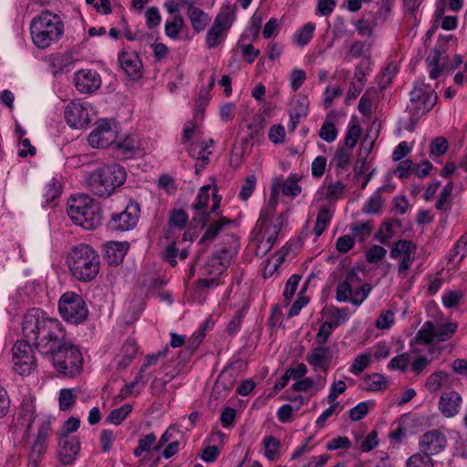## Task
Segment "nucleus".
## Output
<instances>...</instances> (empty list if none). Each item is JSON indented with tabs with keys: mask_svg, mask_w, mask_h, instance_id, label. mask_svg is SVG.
<instances>
[{
	"mask_svg": "<svg viewBox=\"0 0 467 467\" xmlns=\"http://www.w3.org/2000/svg\"><path fill=\"white\" fill-rule=\"evenodd\" d=\"M457 330L455 323L435 324L434 334L435 339L438 342H442L450 339Z\"/></svg>",
	"mask_w": 467,
	"mask_h": 467,
	"instance_id": "nucleus-30",
	"label": "nucleus"
},
{
	"mask_svg": "<svg viewBox=\"0 0 467 467\" xmlns=\"http://www.w3.org/2000/svg\"><path fill=\"white\" fill-rule=\"evenodd\" d=\"M371 232L372 225L370 222H364L352 227V233L355 238H358L359 242H363L367 237H368Z\"/></svg>",
	"mask_w": 467,
	"mask_h": 467,
	"instance_id": "nucleus-59",
	"label": "nucleus"
},
{
	"mask_svg": "<svg viewBox=\"0 0 467 467\" xmlns=\"http://www.w3.org/2000/svg\"><path fill=\"white\" fill-rule=\"evenodd\" d=\"M14 369L20 375H28L36 368V358L28 341H16L13 347Z\"/></svg>",
	"mask_w": 467,
	"mask_h": 467,
	"instance_id": "nucleus-14",
	"label": "nucleus"
},
{
	"mask_svg": "<svg viewBox=\"0 0 467 467\" xmlns=\"http://www.w3.org/2000/svg\"><path fill=\"white\" fill-rule=\"evenodd\" d=\"M407 467H433L431 456L424 452H418L411 455L406 462Z\"/></svg>",
	"mask_w": 467,
	"mask_h": 467,
	"instance_id": "nucleus-44",
	"label": "nucleus"
},
{
	"mask_svg": "<svg viewBox=\"0 0 467 467\" xmlns=\"http://www.w3.org/2000/svg\"><path fill=\"white\" fill-rule=\"evenodd\" d=\"M67 123L75 129L86 127L91 121L89 117V105L72 101L65 109Z\"/></svg>",
	"mask_w": 467,
	"mask_h": 467,
	"instance_id": "nucleus-18",
	"label": "nucleus"
},
{
	"mask_svg": "<svg viewBox=\"0 0 467 467\" xmlns=\"http://www.w3.org/2000/svg\"><path fill=\"white\" fill-rule=\"evenodd\" d=\"M75 400H76V395L74 394L73 389H61L59 392V397H58L59 409L63 411L67 410L74 405Z\"/></svg>",
	"mask_w": 467,
	"mask_h": 467,
	"instance_id": "nucleus-52",
	"label": "nucleus"
},
{
	"mask_svg": "<svg viewBox=\"0 0 467 467\" xmlns=\"http://www.w3.org/2000/svg\"><path fill=\"white\" fill-rule=\"evenodd\" d=\"M187 13L192 28L198 33L203 31L210 22L208 15L192 5L188 7Z\"/></svg>",
	"mask_w": 467,
	"mask_h": 467,
	"instance_id": "nucleus-26",
	"label": "nucleus"
},
{
	"mask_svg": "<svg viewBox=\"0 0 467 467\" xmlns=\"http://www.w3.org/2000/svg\"><path fill=\"white\" fill-rule=\"evenodd\" d=\"M323 388V382L316 383L311 378H305L301 380H297L292 385V389L295 391H308L310 389H314L315 394L321 390Z\"/></svg>",
	"mask_w": 467,
	"mask_h": 467,
	"instance_id": "nucleus-42",
	"label": "nucleus"
},
{
	"mask_svg": "<svg viewBox=\"0 0 467 467\" xmlns=\"http://www.w3.org/2000/svg\"><path fill=\"white\" fill-rule=\"evenodd\" d=\"M51 434L52 430L50 421L47 419H41L37 435L32 446V450L45 453L47 448V441L51 436Z\"/></svg>",
	"mask_w": 467,
	"mask_h": 467,
	"instance_id": "nucleus-24",
	"label": "nucleus"
},
{
	"mask_svg": "<svg viewBox=\"0 0 467 467\" xmlns=\"http://www.w3.org/2000/svg\"><path fill=\"white\" fill-rule=\"evenodd\" d=\"M410 364V355L408 353H403L392 358L389 362V368L390 369H399L401 371H405Z\"/></svg>",
	"mask_w": 467,
	"mask_h": 467,
	"instance_id": "nucleus-56",
	"label": "nucleus"
},
{
	"mask_svg": "<svg viewBox=\"0 0 467 467\" xmlns=\"http://www.w3.org/2000/svg\"><path fill=\"white\" fill-rule=\"evenodd\" d=\"M399 226L400 223L398 221H385L375 234L374 239L382 244H388L395 236L396 229Z\"/></svg>",
	"mask_w": 467,
	"mask_h": 467,
	"instance_id": "nucleus-28",
	"label": "nucleus"
},
{
	"mask_svg": "<svg viewBox=\"0 0 467 467\" xmlns=\"http://www.w3.org/2000/svg\"><path fill=\"white\" fill-rule=\"evenodd\" d=\"M410 106H409V109L413 111V116L416 117L429 112L437 102V95L434 89L423 82H417L414 85L410 93Z\"/></svg>",
	"mask_w": 467,
	"mask_h": 467,
	"instance_id": "nucleus-12",
	"label": "nucleus"
},
{
	"mask_svg": "<svg viewBox=\"0 0 467 467\" xmlns=\"http://www.w3.org/2000/svg\"><path fill=\"white\" fill-rule=\"evenodd\" d=\"M462 404V397L455 391L445 392L441 396L439 408L441 413L451 418L459 412Z\"/></svg>",
	"mask_w": 467,
	"mask_h": 467,
	"instance_id": "nucleus-23",
	"label": "nucleus"
},
{
	"mask_svg": "<svg viewBox=\"0 0 467 467\" xmlns=\"http://www.w3.org/2000/svg\"><path fill=\"white\" fill-rule=\"evenodd\" d=\"M138 352V346L134 340H127L121 347V349L117 356L118 367L125 368L130 365L131 360L135 358Z\"/></svg>",
	"mask_w": 467,
	"mask_h": 467,
	"instance_id": "nucleus-25",
	"label": "nucleus"
},
{
	"mask_svg": "<svg viewBox=\"0 0 467 467\" xmlns=\"http://www.w3.org/2000/svg\"><path fill=\"white\" fill-rule=\"evenodd\" d=\"M448 445V439L442 430H431L420 437L419 446L421 452L430 456L437 455L443 451Z\"/></svg>",
	"mask_w": 467,
	"mask_h": 467,
	"instance_id": "nucleus-16",
	"label": "nucleus"
},
{
	"mask_svg": "<svg viewBox=\"0 0 467 467\" xmlns=\"http://www.w3.org/2000/svg\"><path fill=\"white\" fill-rule=\"evenodd\" d=\"M138 148L139 142L132 136H128L123 140L117 142V149L125 158H130Z\"/></svg>",
	"mask_w": 467,
	"mask_h": 467,
	"instance_id": "nucleus-36",
	"label": "nucleus"
},
{
	"mask_svg": "<svg viewBox=\"0 0 467 467\" xmlns=\"http://www.w3.org/2000/svg\"><path fill=\"white\" fill-rule=\"evenodd\" d=\"M371 286L361 285L358 272L351 269L346 273L345 278L337 285L336 299L338 302H350L355 306L361 305L368 296Z\"/></svg>",
	"mask_w": 467,
	"mask_h": 467,
	"instance_id": "nucleus-8",
	"label": "nucleus"
},
{
	"mask_svg": "<svg viewBox=\"0 0 467 467\" xmlns=\"http://www.w3.org/2000/svg\"><path fill=\"white\" fill-rule=\"evenodd\" d=\"M234 13V10L231 5L222 7L206 34L205 45L208 48L218 47L226 37L227 31L233 24Z\"/></svg>",
	"mask_w": 467,
	"mask_h": 467,
	"instance_id": "nucleus-11",
	"label": "nucleus"
},
{
	"mask_svg": "<svg viewBox=\"0 0 467 467\" xmlns=\"http://www.w3.org/2000/svg\"><path fill=\"white\" fill-rule=\"evenodd\" d=\"M120 67L133 79L141 76L142 63L139 56L132 51H123L119 56Z\"/></svg>",
	"mask_w": 467,
	"mask_h": 467,
	"instance_id": "nucleus-22",
	"label": "nucleus"
},
{
	"mask_svg": "<svg viewBox=\"0 0 467 467\" xmlns=\"http://www.w3.org/2000/svg\"><path fill=\"white\" fill-rule=\"evenodd\" d=\"M131 410L132 408L130 404H124L111 410L108 415L107 421L118 426L128 417Z\"/></svg>",
	"mask_w": 467,
	"mask_h": 467,
	"instance_id": "nucleus-40",
	"label": "nucleus"
},
{
	"mask_svg": "<svg viewBox=\"0 0 467 467\" xmlns=\"http://www.w3.org/2000/svg\"><path fill=\"white\" fill-rule=\"evenodd\" d=\"M35 419L36 416L34 414L33 406L30 403H23L18 416V420L21 425L29 430Z\"/></svg>",
	"mask_w": 467,
	"mask_h": 467,
	"instance_id": "nucleus-50",
	"label": "nucleus"
},
{
	"mask_svg": "<svg viewBox=\"0 0 467 467\" xmlns=\"http://www.w3.org/2000/svg\"><path fill=\"white\" fill-rule=\"evenodd\" d=\"M387 250L378 244L371 246L366 253V259L368 263H378L385 258Z\"/></svg>",
	"mask_w": 467,
	"mask_h": 467,
	"instance_id": "nucleus-58",
	"label": "nucleus"
},
{
	"mask_svg": "<svg viewBox=\"0 0 467 467\" xmlns=\"http://www.w3.org/2000/svg\"><path fill=\"white\" fill-rule=\"evenodd\" d=\"M331 219L332 212H330L327 208L320 209L314 228L317 236H320L323 234V232L328 226Z\"/></svg>",
	"mask_w": 467,
	"mask_h": 467,
	"instance_id": "nucleus-39",
	"label": "nucleus"
},
{
	"mask_svg": "<svg viewBox=\"0 0 467 467\" xmlns=\"http://www.w3.org/2000/svg\"><path fill=\"white\" fill-rule=\"evenodd\" d=\"M140 208L137 204L128 205L125 211L112 214L109 225L111 230L130 231L133 229L139 221Z\"/></svg>",
	"mask_w": 467,
	"mask_h": 467,
	"instance_id": "nucleus-17",
	"label": "nucleus"
},
{
	"mask_svg": "<svg viewBox=\"0 0 467 467\" xmlns=\"http://www.w3.org/2000/svg\"><path fill=\"white\" fill-rule=\"evenodd\" d=\"M415 340L420 344H430L435 341L434 323L428 321L423 324L421 328L417 332Z\"/></svg>",
	"mask_w": 467,
	"mask_h": 467,
	"instance_id": "nucleus-32",
	"label": "nucleus"
},
{
	"mask_svg": "<svg viewBox=\"0 0 467 467\" xmlns=\"http://www.w3.org/2000/svg\"><path fill=\"white\" fill-rule=\"evenodd\" d=\"M316 26L313 23H307L301 27L296 34V42L299 46H306L313 37Z\"/></svg>",
	"mask_w": 467,
	"mask_h": 467,
	"instance_id": "nucleus-49",
	"label": "nucleus"
},
{
	"mask_svg": "<svg viewBox=\"0 0 467 467\" xmlns=\"http://www.w3.org/2000/svg\"><path fill=\"white\" fill-rule=\"evenodd\" d=\"M371 363V355L368 352L358 354L353 360L349 371L354 375H358Z\"/></svg>",
	"mask_w": 467,
	"mask_h": 467,
	"instance_id": "nucleus-38",
	"label": "nucleus"
},
{
	"mask_svg": "<svg viewBox=\"0 0 467 467\" xmlns=\"http://www.w3.org/2000/svg\"><path fill=\"white\" fill-rule=\"evenodd\" d=\"M63 34L64 23L61 17L53 12L43 11L31 21V38L38 48L49 47L57 42Z\"/></svg>",
	"mask_w": 467,
	"mask_h": 467,
	"instance_id": "nucleus-3",
	"label": "nucleus"
},
{
	"mask_svg": "<svg viewBox=\"0 0 467 467\" xmlns=\"http://www.w3.org/2000/svg\"><path fill=\"white\" fill-rule=\"evenodd\" d=\"M189 153L192 157L196 158L198 161V162L195 164V171L198 174L208 163L209 154L211 151H207V146L201 145L198 151L196 150L195 147H191L189 149Z\"/></svg>",
	"mask_w": 467,
	"mask_h": 467,
	"instance_id": "nucleus-33",
	"label": "nucleus"
},
{
	"mask_svg": "<svg viewBox=\"0 0 467 467\" xmlns=\"http://www.w3.org/2000/svg\"><path fill=\"white\" fill-rule=\"evenodd\" d=\"M143 388H144V386H142V384L139 380L134 379L133 381L126 384L120 389L119 396L121 397V399H126L130 395L137 396L140 393V391L142 390Z\"/></svg>",
	"mask_w": 467,
	"mask_h": 467,
	"instance_id": "nucleus-61",
	"label": "nucleus"
},
{
	"mask_svg": "<svg viewBox=\"0 0 467 467\" xmlns=\"http://www.w3.org/2000/svg\"><path fill=\"white\" fill-rule=\"evenodd\" d=\"M361 135V128L358 124H353L348 127L347 134L344 139V144L346 148L352 150Z\"/></svg>",
	"mask_w": 467,
	"mask_h": 467,
	"instance_id": "nucleus-51",
	"label": "nucleus"
},
{
	"mask_svg": "<svg viewBox=\"0 0 467 467\" xmlns=\"http://www.w3.org/2000/svg\"><path fill=\"white\" fill-rule=\"evenodd\" d=\"M416 252V244L409 240H399L390 249V257L400 260L398 264V275L400 278H405L408 275V271L415 261Z\"/></svg>",
	"mask_w": 467,
	"mask_h": 467,
	"instance_id": "nucleus-13",
	"label": "nucleus"
},
{
	"mask_svg": "<svg viewBox=\"0 0 467 467\" xmlns=\"http://www.w3.org/2000/svg\"><path fill=\"white\" fill-rule=\"evenodd\" d=\"M335 329L336 327L329 322H324L321 324L317 335V342L319 345H325Z\"/></svg>",
	"mask_w": 467,
	"mask_h": 467,
	"instance_id": "nucleus-62",
	"label": "nucleus"
},
{
	"mask_svg": "<svg viewBox=\"0 0 467 467\" xmlns=\"http://www.w3.org/2000/svg\"><path fill=\"white\" fill-rule=\"evenodd\" d=\"M329 317L332 319L329 323L337 327L349 318L348 309L346 307H335L329 312Z\"/></svg>",
	"mask_w": 467,
	"mask_h": 467,
	"instance_id": "nucleus-53",
	"label": "nucleus"
},
{
	"mask_svg": "<svg viewBox=\"0 0 467 467\" xmlns=\"http://www.w3.org/2000/svg\"><path fill=\"white\" fill-rule=\"evenodd\" d=\"M431 154L435 156H441L448 150L447 140L442 137L435 138L430 146Z\"/></svg>",
	"mask_w": 467,
	"mask_h": 467,
	"instance_id": "nucleus-64",
	"label": "nucleus"
},
{
	"mask_svg": "<svg viewBox=\"0 0 467 467\" xmlns=\"http://www.w3.org/2000/svg\"><path fill=\"white\" fill-rule=\"evenodd\" d=\"M448 375L442 371H436L431 374L425 382L426 389L431 392L438 391L447 381Z\"/></svg>",
	"mask_w": 467,
	"mask_h": 467,
	"instance_id": "nucleus-34",
	"label": "nucleus"
},
{
	"mask_svg": "<svg viewBox=\"0 0 467 467\" xmlns=\"http://www.w3.org/2000/svg\"><path fill=\"white\" fill-rule=\"evenodd\" d=\"M383 199L379 192H374L364 203L362 212L367 214H376L381 210Z\"/></svg>",
	"mask_w": 467,
	"mask_h": 467,
	"instance_id": "nucleus-37",
	"label": "nucleus"
},
{
	"mask_svg": "<svg viewBox=\"0 0 467 467\" xmlns=\"http://www.w3.org/2000/svg\"><path fill=\"white\" fill-rule=\"evenodd\" d=\"M306 361L314 368V370L327 371L330 368L333 353L329 347L326 345H318L313 348L306 355Z\"/></svg>",
	"mask_w": 467,
	"mask_h": 467,
	"instance_id": "nucleus-21",
	"label": "nucleus"
},
{
	"mask_svg": "<svg viewBox=\"0 0 467 467\" xmlns=\"http://www.w3.org/2000/svg\"><path fill=\"white\" fill-rule=\"evenodd\" d=\"M67 213L77 225L86 230H94L101 223L99 206L85 194L74 196L68 200Z\"/></svg>",
	"mask_w": 467,
	"mask_h": 467,
	"instance_id": "nucleus-6",
	"label": "nucleus"
},
{
	"mask_svg": "<svg viewBox=\"0 0 467 467\" xmlns=\"http://www.w3.org/2000/svg\"><path fill=\"white\" fill-rule=\"evenodd\" d=\"M126 171L119 164L99 167L86 176V183L91 192L99 197L110 196L117 187L126 181Z\"/></svg>",
	"mask_w": 467,
	"mask_h": 467,
	"instance_id": "nucleus-5",
	"label": "nucleus"
},
{
	"mask_svg": "<svg viewBox=\"0 0 467 467\" xmlns=\"http://www.w3.org/2000/svg\"><path fill=\"white\" fill-rule=\"evenodd\" d=\"M188 214L182 210L173 211L170 216V227L182 230L186 226Z\"/></svg>",
	"mask_w": 467,
	"mask_h": 467,
	"instance_id": "nucleus-54",
	"label": "nucleus"
},
{
	"mask_svg": "<svg viewBox=\"0 0 467 467\" xmlns=\"http://www.w3.org/2000/svg\"><path fill=\"white\" fill-rule=\"evenodd\" d=\"M334 118L335 116L332 112L328 113L319 130L320 138L328 143L333 142L337 136V130L334 124Z\"/></svg>",
	"mask_w": 467,
	"mask_h": 467,
	"instance_id": "nucleus-29",
	"label": "nucleus"
},
{
	"mask_svg": "<svg viewBox=\"0 0 467 467\" xmlns=\"http://www.w3.org/2000/svg\"><path fill=\"white\" fill-rule=\"evenodd\" d=\"M234 253L223 248L214 254L202 266V275L203 278L199 279L195 285L196 292L205 288H212L218 285V280L229 266Z\"/></svg>",
	"mask_w": 467,
	"mask_h": 467,
	"instance_id": "nucleus-7",
	"label": "nucleus"
},
{
	"mask_svg": "<svg viewBox=\"0 0 467 467\" xmlns=\"http://www.w3.org/2000/svg\"><path fill=\"white\" fill-rule=\"evenodd\" d=\"M395 322V312L391 309L381 310L375 326L378 329H389Z\"/></svg>",
	"mask_w": 467,
	"mask_h": 467,
	"instance_id": "nucleus-47",
	"label": "nucleus"
},
{
	"mask_svg": "<svg viewBox=\"0 0 467 467\" xmlns=\"http://www.w3.org/2000/svg\"><path fill=\"white\" fill-rule=\"evenodd\" d=\"M79 449L80 443L76 437L71 435L59 436L57 456L64 465H68L75 462Z\"/></svg>",
	"mask_w": 467,
	"mask_h": 467,
	"instance_id": "nucleus-20",
	"label": "nucleus"
},
{
	"mask_svg": "<svg viewBox=\"0 0 467 467\" xmlns=\"http://www.w3.org/2000/svg\"><path fill=\"white\" fill-rule=\"evenodd\" d=\"M58 311L61 317L71 324L83 323L88 316L86 301L77 293L67 292L58 301Z\"/></svg>",
	"mask_w": 467,
	"mask_h": 467,
	"instance_id": "nucleus-9",
	"label": "nucleus"
},
{
	"mask_svg": "<svg viewBox=\"0 0 467 467\" xmlns=\"http://www.w3.org/2000/svg\"><path fill=\"white\" fill-rule=\"evenodd\" d=\"M52 347L51 351L41 353L48 356L55 368L66 377H74L82 368L83 358L80 350L66 337V332Z\"/></svg>",
	"mask_w": 467,
	"mask_h": 467,
	"instance_id": "nucleus-4",
	"label": "nucleus"
},
{
	"mask_svg": "<svg viewBox=\"0 0 467 467\" xmlns=\"http://www.w3.org/2000/svg\"><path fill=\"white\" fill-rule=\"evenodd\" d=\"M74 81L76 88L82 94H91L101 86V78L97 71L80 69L75 73Z\"/></svg>",
	"mask_w": 467,
	"mask_h": 467,
	"instance_id": "nucleus-19",
	"label": "nucleus"
},
{
	"mask_svg": "<svg viewBox=\"0 0 467 467\" xmlns=\"http://www.w3.org/2000/svg\"><path fill=\"white\" fill-rule=\"evenodd\" d=\"M298 181L299 177L296 174H290L281 186L282 192L288 196H297L302 191Z\"/></svg>",
	"mask_w": 467,
	"mask_h": 467,
	"instance_id": "nucleus-35",
	"label": "nucleus"
},
{
	"mask_svg": "<svg viewBox=\"0 0 467 467\" xmlns=\"http://www.w3.org/2000/svg\"><path fill=\"white\" fill-rule=\"evenodd\" d=\"M351 150L346 147H339L331 161V164H334L338 170H346L350 163Z\"/></svg>",
	"mask_w": 467,
	"mask_h": 467,
	"instance_id": "nucleus-31",
	"label": "nucleus"
},
{
	"mask_svg": "<svg viewBox=\"0 0 467 467\" xmlns=\"http://www.w3.org/2000/svg\"><path fill=\"white\" fill-rule=\"evenodd\" d=\"M365 389L370 391L385 389L388 387L386 379L379 373H374L365 379Z\"/></svg>",
	"mask_w": 467,
	"mask_h": 467,
	"instance_id": "nucleus-43",
	"label": "nucleus"
},
{
	"mask_svg": "<svg viewBox=\"0 0 467 467\" xmlns=\"http://www.w3.org/2000/svg\"><path fill=\"white\" fill-rule=\"evenodd\" d=\"M343 94V89L336 86H327L323 94V101L325 108H329L334 99Z\"/></svg>",
	"mask_w": 467,
	"mask_h": 467,
	"instance_id": "nucleus-60",
	"label": "nucleus"
},
{
	"mask_svg": "<svg viewBox=\"0 0 467 467\" xmlns=\"http://www.w3.org/2000/svg\"><path fill=\"white\" fill-rule=\"evenodd\" d=\"M184 21L182 16L177 15L165 23V34L171 38H176L181 33Z\"/></svg>",
	"mask_w": 467,
	"mask_h": 467,
	"instance_id": "nucleus-45",
	"label": "nucleus"
},
{
	"mask_svg": "<svg viewBox=\"0 0 467 467\" xmlns=\"http://www.w3.org/2000/svg\"><path fill=\"white\" fill-rule=\"evenodd\" d=\"M117 125L115 122L100 119L96 122L88 140L93 148H107L116 142Z\"/></svg>",
	"mask_w": 467,
	"mask_h": 467,
	"instance_id": "nucleus-15",
	"label": "nucleus"
},
{
	"mask_svg": "<svg viewBox=\"0 0 467 467\" xmlns=\"http://www.w3.org/2000/svg\"><path fill=\"white\" fill-rule=\"evenodd\" d=\"M65 331L61 322L50 317L40 308L28 310L22 320V332L26 341H32L40 353L51 351Z\"/></svg>",
	"mask_w": 467,
	"mask_h": 467,
	"instance_id": "nucleus-1",
	"label": "nucleus"
},
{
	"mask_svg": "<svg viewBox=\"0 0 467 467\" xmlns=\"http://www.w3.org/2000/svg\"><path fill=\"white\" fill-rule=\"evenodd\" d=\"M308 113V101L306 98H299L293 103V109L290 117L299 119L301 117L306 116Z\"/></svg>",
	"mask_w": 467,
	"mask_h": 467,
	"instance_id": "nucleus-55",
	"label": "nucleus"
},
{
	"mask_svg": "<svg viewBox=\"0 0 467 467\" xmlns=\"http://www.w3.org/2000/svg\"><path fill=\"white\" fill-rule=\"evenodd\" d=\"M67 264L75 279L89 282L99 274L100 259L97 251L90 245L80 244L69 251Z\"/></svg>",
	"mask_w": 467,
	"mask_h": 467,
	"instance_id": "nucleus-2",
	"label": "nucleus"
},
{
	"mask_svg": "<svg viewBox=\"0 0 467 467\" xmlns=\"http://www.w3.org/2000/svg\"><path fill=\"white\" fill-rule=\"evenodd\" d=\"M265 455L267 459L274 461L278 457L279 441L274 436L265 437L263 440Z\"/></svg>",
	"mask_w": 467,
	"mask_h": 467,
	"instance_id": "nucleus-41",
	"label": "nucleus"
},
{
	"mask_svg": "<svg viewBox=\"0 0 467 467\" xmlns=\"http://www.w3.org/2000/svg\"><path fill=\"white\" fill-rule=\"evenodd\" d=\"M256 185V178L254 175L248 176L241 187L239 197L243 201H247L253 194Z\"/></svg>",
	"mask_w": 467,
	"mask_h": 467,
	"instance_id": "nucleus-57",
	"label": "nucleus"
},
{
	"mask_svg": "<svg viewBox=\"0 0 467 467\" xmlns=\"http://www.w3.org/2000/svg\"><path fill=\"white\" fill-rule=\"evenodd\" d=\"M128 251V244L125 243H111L106 248V259L110 265H119L122 262Z\"/></svg>",
	"mask_w": 467,
	"mask_h": 467,
	"instance_id": "nucleus-27",
	"label": "nucleus"
},
{
	"mask_svg": "<svg viewBox=\"0 0 467 467\" xmlns=\"http://www.w3.org/2000/svg\"><path fill=\"white\" fill-rule=\"evenodd\" d=\"M345 189L346 185L340 181L330 182L326 186L325 196L329 201L335 202L343 196Z\"/></svg>",
	"mask_w": 467,
	"mask_h": 467,
	"instance_id": "nucleus-46",
	"label": "nucleus"
},
{
	"mask_svg": "<svg viewBox=\"0 0 467 467\" xmlns=\"http://www.w3.org/2000/svg\"><path fill=\"white\" fill-rule=\"evenodd\" d=\"M287 223V213H282L274 217V215H267V213H260L259 219L256 223V228L260 232V244L265 250L273 247L278 235L284 226Z\"/></svg>",
	"mask_w": 467,
	"mask_h": 467,
	"instance_id": "nucleus-10",
	"label": "nucleus"
},
{
	"mask_svg": "<svg viewBox=\"0 0 467 467\" xmlns=\"http://www.w3.org/2000/svg\"><path fill=\"white\" fill-rule=\"evenodd\" d=\"M212 189L210 185L202 186L196 197V202L193 203L195 210H202L205 208L209 202V192Z\"/></svg>",
	"mask_w": 467,
	"mask_h": 467,
	"instance_id": "nucleus-63",
	"label": "nucleus"
},
{
	"mask_svg": "<svg viewBox=\"0 0 467 467\" xmlns=\"http://www.w3.org/2000/svg\"><path fill=\"white\" fill-rule=\"evenodd\" d=\"M231 223V221L226 219L225 217H221L219 220L212 223L203 236L202 237V241L213 240L214 239L223 226Z\"/></svg>",
	"mask_w": 467,
	"mask_h": 467,
	"instance_id": "nucleus-48",
	"label": "nucleus"
}]
</instances>
